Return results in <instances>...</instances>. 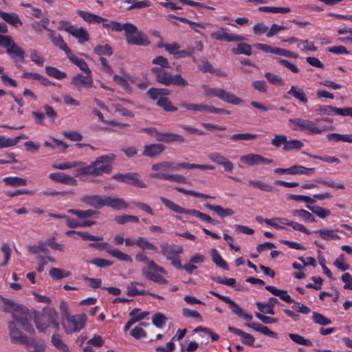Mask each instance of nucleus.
I'll return each instance as SVG.
<instances>
[{
    "label": "nucleus",
    "mask_w": 352,
    "mask_h": 352,
    "mask_svg": "<svg viewBox=\"0 0 352 352\" xmlns=\"http://www.w3.org/2000/svg\"><path fill=\"white\" fill-rule=\"evenodd\" d=\"M303 144L298 140H292L287 141L286 140L285 144L283 146L285 151H290L293 149H300L302 147Z\"/></svg>",
    "instance_id": "obj_56"
},
{
    "label": "nucleus",
    "mask_w": 352,
    "mask_h": 352,
    "mask_svg": "<svg viewBox=\"0 0 352 352\" xmlns=\"http://www.w3.org/2000/svg\"><path fill=\"white\" fill-rule=\"evenodd\" d=\"M198 67L203 72L214 73L215 72L211 64L206 58L201 59Z\"/></svg>",
    "instance_id": "obj_63"
},
{
    "label": "nucleus",
    "mask_w": 352,
    "mask_h": 352,
    "mask_svg": "<svg viewBox=\"0 0 352 352\" xmlns=\"http://www.w3.org/2000/svg\"><path fill=\"white\" fill-rule=\"evenodd\" d=\"M211 256L212 261L219 267L223 270H228L226 262L222 258L216 249L211 250Z\"/></svg>",
    "instance_id": "obj_40"
},
{
    "label": "nucleus",
    "mask_w": 352,
    "mask_h": 352,
    "mask_svg": "<svg viewBox=\"0 0 352 352\" xmlns=\"http://www.w3.org/2000/svg\"><path fill=\"white\" fill-rule=\"evenodd\" d=\"M113 178L116 181L135 185L140 188L146 187V184L140 179V175L136 173L114 175Z\"/></svg>",
    "instance_id": "obj_11"
},
{
    "label": "nucleus",
    "mask_w": 352,
    "mask_h": 352,
    "mask_svg": "<svg viewBox=\"0 0 352 352\" xmlns=\"http://www.w3.org/2000/svg\"><path fill=\"white\" fill-rule=\"evenodd\" d=\"M306 207L320 218L324 219L331 214V211L320 206L307 205Z\"/></svg>",
    "instance_id": "obj_39"
},
{
    "label": "nucleus",
    "mask_w": 352,
    "mask_h": 352,
    "mask_svg": "<svg viewBox=\"0 0 352 352\" xmlns=\"http://www.w3.org/2000/svg\"><path fill=\"white\" fill-rule=\"evenodd\" d=\"M116 159L114 154H109L98 157L91 164L87 167L78 166L75 168L76 164L67 163V170L69 173L79 176L85 174H92L100 175L103 173H109L111 170V163Z\"/></svg>",
    "instance_id": "obj_1"
},
{
    "label": "nucleus",
    "mask_w": 352,
    "mask_h": 352,
    "mask_svg": "<svg viewBox=\"0 0 352 352\" xmlns=\"http://www.w3.org/2000/svg\"><path fill=\"white\" fill-rule=\"evenodd\" d=\"M329 140H334L336 142H344L352 143V134H339V133H330L327 135Z\"/></svg>",
    "instance_id": "obj_42"
},
{
    "label": "nucleus",
    "mask_w": 352,
    "mask_h": 352,
    "mask_svg": "<svg viewBox=\"0 0 352 352\" xmlns=\"http://www.w3.org/2000/svg\"><path fill=\"white\" fill-rule=\"evenodd\" d=\"M6 184L11 186H21L27 184V180L17 177H7L3 178Z\"/></svg>",
    "instance_id": "obj_44"
},
{
    "label": "nucleus",
    "mask_w": 352,
    "mask_h": 352,
    "mask_svg": "<svg viewBox=\"0 0 352 352\" xmlns=\"http://www.w3.org/2000/svg\"><path fill=\"white\" fill-rule=\"evenodd\" d=\"M282 220H285V218L275 217L272 219H265L263 221L268 226H272L277 230L284 229L287 230L285 227L280 226L283 224Z\"/></svg>",
    "instance_id": "obj_53"
},
{
    "label": "nucleus",
    "mask_w": 352,
    "mask_h": 352,
    "mask_svg": "<svg viewBox=\"0 0 352 352\" xmlns=\"http://www.w3.org/2000/svg\"><path fill=\"white\" fill-rule=\"evenodd\" d=\"M183 250L181 247H173L170 245L162 246V252L166 258L171 261V263L177 269H182L179 254L182 252Z\"/></svg>",
    "instance_id": "obj_9"
},
{
    "label": "nucleus",
    "mask_w": 352,
    "mask_h": 352,
    "mask_svg": "<svg viewBox=\"0 0 352 352\" xmlns=\"http://www.w3.org/2000/svg\"><path fill=\"white\" fill-rule=\"evenodd\" d=\"M85 73V76L78 74L71 80V84L78 91H80L82 88L89 89L93 86L94 81L91 71L90 70V73Z\"/></svg>",
    "instance_id": "obj_12"
},
{
    "label": "nucleus",
    "mask_w": 352,
    "mask_h": 352,
    "mask_svg": "<svg viewBox=\"0 0 352 352\" xmlns=\"http://www.w3.org/2000/svg\"><path fill=\"white\" fill-rule=\"evenodd\" d=\"M257 138L256 134H252L248 133H236L230 136V140L233 141L244 140L250 141L255 140Z\"/></svg>",
    "instance_id": "obj_52"
},
{
    "label": "nucleus",
    "mask_w": 352,
    "mask_h": 352,
    "mask_svg": "<svg viewBox=\"0 0 352 352\" xmlns=\"http://www.w3.org/2000/svg\"><path fill=\"white\" fill-rule=\"evenodd\" d=\"M67 212L75 214L79 220H83L89 217H91L96 212L93 210H69Z\"/></svg>",
    "instance_id": "obj_34"
},
{
    "label": "nucleus",
    "mask_w": 352,
    "mask_h": 352,
    "mask_svg": "<svg viewBox=\"0 0 352 352\" xmlns=\"http://www.w3.org/2000/svg\"><path fill=\"white\" fill-rule=\"evenodd\" d=\"M136 245L143 251L146 250L156 251L157 248L152 243L149 242L146 238L140 236L136 240Z\"/></svg>",
    "instance_id": "obj_37"
},
{
    "label": "nucleus",
    "mask_w": 352,
    "mask_h": 352,
    "mask_svg": "<svg viewBox=\"0 0 352 352\" xmlns=\"http://www.w3.org/2000/svg\"><path fill=\"white\" fill-rule=\"evenodd\" d=\"M248 184L250 186H254L265 192H271L273 190V187L271 185L259 180L250 179L248 181Z\"/></svg>",
    "instance_id": "obj_48"
},
{
    "label": "nucleus",
    "mask_w": 352,
    "mask_h": 352,
    "mask_svg": "<svg viewBox=\"0 0 352 352\" xmlns=\"http://www.w3.org/2000/svg\"><path fill=\"white\" fill-rule=\"evenodd\" d=\"M210 293L217 297L219 299L226 302L229 305L231 311L237 316L243 318L246 321H250L252 319V316L248 314L244 313L243 310L232 300L230 298L221 295L216 292L210 291Z\"/></svg>",
    "instance_id": "obj_10"
},
{
    "label": "nucleus",
    "mask_w": 352,
    "mask_h": 352,
    "mask_svg": "<svg viewBox=\"0 0 352 352\" xmlns=\"http://www.w3.org/2000/svg\"><path fill=\"white\" fill-rule=\"evenodd\" d=\"M166 318L161 313L155 314L152 318L153 324L157 327L162 328L166 323Z\"/></svg>",
    "instance_id": "obj_60"
},
{
    "label": "nucleus",
    "mask_w": 352,
    "mask_h": 352,
    "mask_svg": "<svg viewBox=\"0 0 352 352\" xmlns=\"http://www.w3.org/2000/svg\"><path fill=\"white\" fill-rule=\"evenodd\" d=\"M297 47L300 49V51H316V47L314 45V43L309 40H300Z\"/></svg>",
    "instance_id": "obj_54"
},
{
    "label": "nucleus",
    "mask_w": 352,
    "mask_h": 352,
    "mask_svg": "<svg viewBox=\"0 0 352 352\" xmlns=\"http://www.w3.org/2000/svg\"><path fill=\"white\" fill-rule=\"evenodd\" d=\"M337 230L330 229H320L313 232L314 234H317L322 239L325 241H330L333 239H340V236L336 234Z\"/></svg>",
    "instance_id": "obj_28"
},
{
    "label": "nucleus",
    "mask_w": 352,
    "mask_h": 352,
    "mask_svg": "<svg viewBox=\"0 0 352 352\" xmlns=\"http://www.w3.org/2000/svg\"><path fill=\"white\" fill-rule=\"evenodd\" d=\"M265 289L271 292L273 295L278 296L281 300H284L287 303L295 302L291 296L287 294L285 290L278 289L273 286L267 285Z\"/></svg>",
    "instance_id": "obj_30"
},
{
    "label": "nucleus",
    "mask_w": 352,
    "mask_h": 352,
    "mask_svg": "<svg viewBox=\"0 0 352 352\" xmlns=\"http://www.w3.org/2000/svg\"><path fill=\"white\" fill-rule=\"evenodd\" d=\"M126 294L129 296H135L139 295L144 296L147 295V291L138 289L137 288L136 283H133L132 282L126 287Z\"/></svg>",
    "instance_id": "obj_49"
},
{
    "label": "nucleus",
    "mask_w": 352,
    "mask_h": 352,
    "mask_svg": "<svg viewBox=\"0 0 352 352\" xmlns=\"http://www.w3.org/2000/svg\"><path fill=\"white\" fill-rule=\"evenodd\" d=\"M292 213L294 217H301L305 221H309V222H315L316 221L314 217L307 210H305L303 209L294 210L292 212Z\"/></svg>",
    "instance_id": "obj_46"
},
{
    "label": "nucleus",
    "mask_w": 352,
    "mask_h": 352,
    "mask_svg": "<svg viewBox=\"0 0 352 352\" xmlns=\"http://www.w3.org/2000/svg\"><path fill=\"white\" fill-rule=\"evenodd\" d=\"M12 316L14 320L13 321L19 323L25 331L30 333L34 332L32 325L29 322L26 316L19 315L18 314H12Z\"/></svg>",
    "instance_id": "obj_24"
},
{
    "label": "nucleus",
    "mask_w": 352,
    "mask_h": 352,
    "mask_svg": "<svg viewBox=\"0 0 352 352\" xmlns=\"http://www.w3.org/2000/svg\"><path fill=\"white\" fill-rule=\"evenodd\" d=\"M104 206H109L115 210H121L126 208L129 205L122 198L105 196Z\"/></svg>",
    "instance_id": "obj_21"
},
{
    "label": "nucleus",
    "mask_w": 352,
    "mask_h": 352,
    "mask_svg": "<svg viewBox=\"0 0 352 352\" xmlns=\"http://www.w3.org/2000/svg\"><path fill=\"white\" fill-rule=\"evenodd\" d=\"M153 73L155 74L157 82L160 84L168 86L174 85L179 87H186L188 85V82L180 74L175 76L169 74L160 67H153L151 69Z\"/></svg>",
    "instance_id": "obj_4"
},
{
    "label": "nucleus",
    "mask_w": 352,
    "mask_h": 352,
    "mask_svg": "<svg viewBox=\"0 0 352 352\" xmlns=\"http://www.w3.org/2000/svg\"><path fill=\"white\" fill-rule=\"evenodd\" d=\"M77 13L84 19V21L89 23H100L101 22L107 21L106 19L89 12L78 10Z\"/></svg>",
    "instance_id": "obj_29"
},
{
    "label": "nucleus",
    "mask_w": 352,
    "mask_h": 352,
    "mask_svg": "<svg viewBox=\"0 0 352 352\" xmlns=\"http://www.w3.org/2000/svg\"><path fill=\"white\" fill-rule=\"evenodd\" d=\"M115 221L120 225H123L126 222H133L135 223H139V219L138 217L135 215H129V214H123L116 216L115 217Z\"/></svg>",
    "instance_id": "obj_50"
},
{
    "label": "nucleus",
    "mask_w": 352,
    "mask_h": 352,
    "mask_svg": "<svg viewBox=\"0 0 352 352\" xmlns=\"http://www.w3.org/2000/svg\"><path fill=\"white\" fill-rule=\"evenodd\" d=\"M256 306L261 312L270 315H274V308L267 303L258 302L256 303Z\"/></svg>",
    "instance_id": "obj_64"
},
{
    "label": "nucleus",
    "mask_w": 352,
    "mask_h": 352,
    "mask_svg": "<svg viewBox=\"0 0 352 352\" xmlns=\"http://www.w3.org/2000/svg\"><path fill=\"white\" fill-rule=\"evenodd\" d=\"M334 265L341 271H346L349 268V265L345 263L344 254L340 255L334 261Z\"/></svg>",
    "instance_id": "obj_62"
},
{
    "label": "nucleus",
    "mask_w": 352,
    "mask_h": 352,
    "mask_svg": "<svg viewBox=\"0 0 352 352\" xmlns=\"http://www.w3.org/2000/svg\"><path fill=\"white\" fill-rule=\"evenodd\" d=\"M289 337L290 338V339L292 341H294V342H296L298 344H302V345L308 346H312V342L310 340L306 339L304 337H302L298 334L289 333Z\"/></svg>",
    "instance_id": "obj_51"
},
{
    "label": "nucleus",
    "mask_w": 352,
    "mask_h": 352,
    "mask_svg": "<svg viewBox=\"0 0 352 352\" xmlns=\"http://www.w3.org/2000/svg\"><path fill=\"white\" fill-rule=\"evenodd\" d=\"M201 87L204 89V94L206 96H215L225 102L234 105H237L243 102V100L239 97H237L236 95L230 92L226 91L223 89L211 88L207 85H202Z\"/></svg>",
    "instance_id": "obj_6"
},
{
    "label": "nucleus",
    "mask_w": 352,
    "mask_h": 352,
    "mask_svg": "<svg viewBox=\"0 0 352 352\" xmlns=\"http://www.w3.org/2000/svg\"><path fill=\"white\" fill-rule=\"evenodd\" d=\"M210 36L214 39L227 42L243 41L245 40L243 36L228 33L223 28H221L219 30L211 33Z\"/></svg>",
    "instance_id": "obj_16"
},
{
    "label": "nucleus",
    "mask_w": 352,
    "mask_h": 352,
    "mask_svg": "<svg viewBox=\"0 0 352 352\" xmlns=\"http://www.w3.org/2000/svg\"><path fill=\"white\" fill-rule=\"evenodd\" d=\"M0 16L6 22L12 25H16L17 23L22 24L18 15L14 12L8 13L0 10Z\"/></svg>",
    "instance_id": "obj_33"
},
{
    "label": "nucleus",
    "mask_w": 352,
    "mask_h": 352,
    "mask_svg": "<svg viewBox=\"0 0 352 352\" xmlns=\"http://www.w3.org/2000/svg\"><path fill=\"white\" fill-rule=\"evenodd\" d=\"M94 52L99 56H110L112 54V49L109 45H97L94 47Z\"/></svg>",
    "instance_id": "obj_58"
},
{
    "label": "nucleus",
    "mask_w": 352,
    "mask_h": 352,
    "mask_svg": "<svg viewBox=\"0 0 352 352\" xmlns=\"http://www.w3.org/2000/svg\"><path fill=\"white\" fill-rule=\"evenodd\" d=\"M81 201L94 208H100L104 206L105 196L85 195L81 198Z\"/></svg>",
    "instance_id": "obj_19"
},
{
    "label": "nucleus",
    "mask_w": 352,
    "mask_h": 352,
    "mask_svg": "<svg viewBox=\"0 0 352 352\" xmlns=\"http://www.w3.org/2000/svg\"><path fill=\"white\" fill-rule=\"evenodd\" d=\"M312 318L315 323L322 326H326L331 323V320L324 317L323 315L318 312L313 313Z\"/></svg>",
    "instance_id": "obj_57"
},
{
    "label": "nucleus",
    "mask_w": 352,
    "mask_h": 352,
    "mask_svg": "<svg viewBox=\"0 0 352 352\" xmlns=\"http://www.w3.org/2000/svg\"><path fill=\"white\" fill-rule=\"evenodd\" d=\"M288 94L292 95L296 99L304 104L307 102V99L302 89L295 86H292L290 90L288 91Z\"/></svg>",
    "instance_id": "obj_35"
},
{
    "label": "nucleus",
    "mask_w": 352,
    "mask_h": 352,
    "mask_svg": "<svg viewBox=\"0 0 352 352\" xmlns=\"http://www.w3.org/2000/svg\"><path fill=\"white\" fill-rule=\"evenodd\" d=\"M208 158L213 162L221 165L225 170L232 172L233 169V164L226 157L221 153L214 152L208 155Z\"/></svg>",
    "instance_id": "obj_18"
},
{
    "label": "nucleus",
    "mask_w": 352,
    "mask_h": 352,
    "mask_svg": "<svg viewBox=\"0 0 352 352\" xmlns=\"http://www.w3.org/2000/svg\"><path fill=\"white\" fill-rule=\"evenodd\" d=\"M95 221L90 220H80L76 221L74 219H70L67 217V226L71 228H77V227H90L92 225L95 224Z\"/></svg>",
    "instance_id": "obj_43"
},
{
    "label": "nucleus",
    "mask_w": 352,
    "mask_h": 352,
    "mask_svg": "<svg viewBox=\"0 0 352 352\" xmlns=\"http://www.w3.org/2000/svg\"><path fill=\"white\" fill-rule=\"evenodd\" d=\"M8 329L12 343L24 344L27 346L30 352H33L31 348H36L35 342L33 340H29L28 337L16 327V323L14 321L8 323Z\"/></svg>",
    "instance_id": "obj_7"
},
{
    "label": "nucleus",
    "mask_w": 352,
    "mask_h": 352,
    "mask_svg": "<svg viewBox=\"0 0 352 352\" xmlns=\"http://www.w3.org/2000/svg\"><path fill=\"white\" fill-rule=\"evenodd\" d=\"M91 248H94L100 251L106 250L111 256L121 261L132 263L133 259L129 254L120 251L117 248H112L109 243L105 242H98L89 243Z\"/></svg>",
    "instance_id": "obj_8"
},
{
    "label": "nucleus",
    "mask_w": 352,
    "mask_h": 352,
    "mask_svg": "<svg viewBox=\"0 0 352 352\" xmlns=\"http://www.w3.org/2000/svg\"><path fill=\"white\" fill-rule=\"evenodd\" d=\"M14 43L15 42L10 36L0 34V46L6 48V50Z\"/></svg>",
    "instance_id": "obj_61"
},
{
    "label": "nucleus",
    "mask_w": 352,
    "mask_h": 352,
    "mask_svg": "<svg viewBox=\"0 0 352 352\" xmlns=\"http://www.w3.org/2000/svg\"><path fill=\"white\" fill-rule=\"evenodd\" d=\"M87 317L85 314L73 316L67 319V333L80 331L84 328Z\"/></svg>",
    "instance_id": "obj_13"
},
{
    "label": "nucleus",
    "mask_w": 352,
    "mask_h": 352,
    "mask_svg": "<svg viewBox=\"0 0 352 352\" xmlns=\"http://www.w3.org/2000/svg\"><path fill=\"white\" fill-rule=\"evenodd\" d=\"M166 147L162 144H151L144 146L142 155L154 158L161 155L165 150Z\"/></svg>",
    "instance_id": "obj_17"
},
{
    "label": "nucleus",
    "mask_w": 352,
    "mask_h": 352,
    "mask_svg": "<svg viewBox=\"0 0 352 352\" xmlns=\"http://www.w3.org/2000/svg\"><path fill=\"white\" fill-rule=\"evenodd\" d=\"M124 32L126 42L130 45L147 46L150 44L146 36L133 23H126Z\"/></svg>",
    "instance_id": "obj_5"
},
{
    "label": "nucleus",
    "mask_w": 352,
    "mask_h": 352,
    "mask_svg": "<svg viewBox=\"0 0 352 352\" xmlns=\"http://www.w3.org/2000/svg\"><path fill=\"white\" fill-rule=\"evenodd\" d=\"M179 106L181 108L185 109L188 111H208L210 112L211 106L203 104H193L189 103L185 101H181L179 102Z\"/></svg>",
    "instance_id": "obj_23"
},
{
    "label": "nucleus",
    "mask_w": 352,
    "mask_h": 352,
    "mask_svg": "<svg viewBox=\"0 0 352 352\" xmlns=\"http://www.w3.org/2000/svg\"><path fill=\"white\" fill-rule=\"evenodd\" d=\"M265 77L267 78V80L272 85H284V80L281 77H280L278 75H276L274 74L270 73V72H266L265 74Z\"/></svg>",
    "instance_id": "obj_55"
},
{
    "label": "nucleus",
    "mask_w": 352,
    "mask_h": 352,
    "mask_svg": "<svg viewBox=\"0 0 352 352\" xmlns=\"http://www.w3.org/2000/svg\"><path fill=\"white\" fill-rule=\"evenodd\" d=\"M240 161L248 166H253L261 164H271L272 160L265 158L261 155L249 153L240 157Z\"/></svg>",
    "instance_id": "obj_14"
},
{
    "label": "nucleus",
    "mask_w": 352,
    "mask_h": 352,
    "mask_svg": "<svg viewBox=\"0 0 352 352\" xmlns=\"http://www.w3.org/2000/svg\"><path fill=\"white\" fill-rule=\"evenodd\" d=\"M8 55L12 59H16L15 63H23L25 59V52L16 43L13 44L6 50Z\"/></svg>",
    "instance_id": "obj_20"
},
{
    "label": "nucleus",
    "mask_w": 352,
    "mask_h": 352,
    "mask_svg": "<svg viewBox=\"0 0 352 352\" xmlns=\"http://www.w3.org/2000/svg\"><path fill=\"white\" fill-rule=\"evenodd\" d=\"M154 178H157L163 180H168L170 182H175L180 184H187V179L182 175L167 174L166 175H152Z\"/></svg>",
    "instance_id": "obj_31"
},
{
    "label": "nucleus",
    "mask_w": 352,
    "mask_h": 352,
    "mask_svg": "<svg viewBox=\"0 0 352 352\" xmlns=\"http://www.w3.org/2000/svg\"><path fill=\"white\" fill-rule=\"evenodd\" d=\"M184 138L179 134L169 132H160L157 142L169 143L172 142H178L182 143L184 142Z\"/></svg>",
    "instance_id": "obj_22"
},
{
    "label": "nucleus",
    "mask_w": 352,
    "mask_h": 352,
    "mask_svg": "<svg viewBox=\"0 0 352 352\" xmlns=\"http://www.w3.org/2000/svg\"><path fill=\"white\" fill-rule=\"evenodd\" d=\"M67 58L75 65H76L81 71L90 73V69L84 60L77 57L76 55L70 53V50L67 48Z\"/></svg>",
    "instance_id": "obj_27"
},
{
    "label": "nucleus",
    "mask_w": 352,
    "mask_h": 352,
    "mask_svg": "<svg viewBox=\"0 0 352 352\" xmlns=\"http://www.w3.org/2000/svg\"><path fill=\"white\" fill-rule=\"evenodd\" d=\"M258 10L260 12L285 14L290 12V8L287 7L263 6L259 7Z\"/></svg>",
    "instance_id": "obj_47"
},
{
    "label": "nucleus",
    "mask_w": 352,
    "mask_h": 352,
    "mask_svg": "<svg viewBox=\"0 0 352 352\" xmlns=\"http://www.w3.org/2000/svg\"><path fill=\"white\" fill-rule=\"evenodd\" d=\"M289 122L292 124L293 130L305 131L309 135L318 134L323 131L333 129L331 126H322L321 127L316 126L314 125V122L309 120L291 118L289 120Z\"/></svg>",
    "instance_id": "obj_3"
},
{
    "label": "nucleus",
    "mask_w": 352,
    "mask_h": 352,
    "mask_svg": "<svg viewBox=\"0 0 352 352\" xmlns=\"http://www.w3.org/2000/svg\"><path fill=\"white\" fill-rule=\"evenodd\" d=\"M283 225L291 226L294 230L300 231L307 234H310L311 232L308 230L302 224L298 222L289 221L285 218V220H282Z\"/></svg>",
    "instance_id": "obj_45"
},
{
    "label": "nucleus",
    "mask_w": 352,
    "mask_h": 352,
    "mask_svg": "<svg viewBox=\"0 0 352 352\" xmlns=\"http://www.w3.org/2000/svg\"><path fill=\"white\" fill-rule=\"evenodd\" d=\"M157 106L163 108L166 111L175 112L177 111V108L173 106L170 100L166 98V96L160 98L157 101Z\"/></svg>",
    "instance_id": "obj_38"
},
{
    "label": "nucleus",
    "mask_w": 352,
    "mask_h": 352,
    "mask_svg": "<svg viewBox=\"0 0 352 352\" xmlns=\"http://www.w3.org/2000/svg\"><path fill=\"white\" fill-rule=\"evenodd\" d=\"M1 299L4 305L1 308L3 311L12 314H15L14 312H23V307L22 306L3 297H1Z\"/></svg>",
    "instance_id": "obj_25"
},
{
    "label": "nucleus",
    "mask_w": 352,
    "mask_h": 352,
    "mask_svg": "<svg viewBox=\"0 0 352 352\" xmlns=\"http://www.w3.org/2000/svg\"><path fill=\"white\" fill-rule=\"evenodd\" d=\"M232 52L234 54H245L250 56L252 54L251 45L244 43H240L236 48L232 49Z\"/></svg>",
    "instance_id": "obj_36"
},
{
    "label": "nucleus",
    "mask_w": 352,
    "mask_h": 352,
    "mask_svg": "<svg viewBox=\"0 0 352 352\" xmlns=\"http://www.w3.org/2000/svg\"><path fill=\"white\" fill-rule=\"evenodd\" d=\"M58 314L51 307H47L43 309L42 314L39 315L38 312H34V320L36 327L40 331H45L46 329L52 325L54 329H58Z\"/></svg>",
    "instance_id": "obj_2"
},
{
    "label": "nucleus",
    "mask_w": 352,
    "mask_h": 352,
    "mask_svg": "<svg viewBox=\"0 0 352 352\" xmlns=\"http://www.w3.org/2000/svg\"><path fill=\"white\" fill-rule=\"evenodd\" d=\"M45 70L49 76H53L57 79H62L66 76L65 72H60L56 67L47 66L45 67Z\"/></svg>",
    "instance_id": "obj_59"
},
{
    "label": "nucleus",
    "mask_w": 352,
    "mask_h": 352,
    "mask_svg": "<svg viewBox=\"0 0 352 352\" xmlns=\"http://www.w3.org/2000/svg\"><path fill=\"white\" fill-rule=\"evenodd\" d=\"M147 94L152 100H157V101L163 98L164 96H169L170 94V91L168 89H157V88H150Z\"/></svg>",
    "instance_id": "obj_32"
},
{
    "label": "nucleus",
    "mask_w": 352,
    "mask_h": 352,
    "mask_svg": "<svg viewBox=\"0 0 352 352\" xmlns=\"http://www.w3.org/2000/svg\"><path fill=\"white\" fill-rule=\"evenodd\" d=\"M172 164L170 162L162 161L151 166L152 173H150L149 177L155 179L152 175H166V173H162V170L170 169Z\"/></svg>",
    "instance_id": "obj_26"
},
{
    "label": "nucleus",
    "mask_w": 352,
    "mask_h": 352,
    "mask_svg": "<svg viewBox=\"0 0 352 352\" xmlns=\"http://www.w3.org/2000/svg\"><path fill=\"white\" fill-rule=\"evenodd\" d=\"M76 235L84 240L101 241L102 237L90 234L87 232L67 231V236Z\"/></svg>",
    "instance_id": "obj_41"
},
{
    "label": "nucleus",
    "mask_w": 352,
    "mask_h": 352,
    "mask_svg": "<svg viewBox=\"0 0 352 352\" xmlns=\"http://www.w3.org/2000/svg\"><path fill=\"white\" fill-rule=\"evenodd\" d=\"M67 33L76 38L80 44H83L89 40V34L87 30L82 27H78L67 23Z\"/></svg>",
    "instance_id": "obj_15"
}]
</instances>
